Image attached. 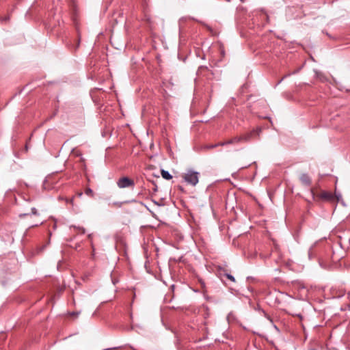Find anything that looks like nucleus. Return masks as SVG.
I'll list each match as a JSON object with an SVG mask.
<instances>
[{
	"label": "nucleus",
	"instance_id": "12",
	"mask_svg": "<svg viewBox=\"0 0 350 350\" xmlns=\"http://www.w3.org/2000/svg\"><path fill=\"white\" fill-rule=\"evenodd\" d=\"M221 146V143H219V144H214V145H211L209 148H215V147H217V146Z\"/></svg>",
	"mask_w": 350,
	"mask_h": 350
},
{
	"label": "nucleus",
	"instance_id": "9",
	"mask_svg": "<svg viewBox=\"0 0 350 350\" xmlns=\"http://www.w3.org/2000/svg\"><path fill=\"white\" fill-rule=\"evenodd\" d=\"M122 204L123 202H114L111 204V206L119 208L122 206Z\"/></svg>",
	"mask_w": 350,
	"mask_h": 350
},
{
	"label": "nucleus",
	"instance_id": "5",
	"mask_svg": "<svg viewBox=\"0 0 350 350\" xmlns=\"http://www.w3.org/2000/svg\"><path fill=\"white\" fill-rule=\"evenodd\" d=\"M241 142H242V137H241V135H240V136H235L230 140L222 142V143H221V145L224 146V145H227V144H237V143H241Z\"/></svg>",
	"mask_w": 350,
	"mask_h": 350
},
{
	"label": "nucleus",
	"instance_id": "2",
	"mask_svg": "<svg viewBox=\"0 0 350 350\" xmlns=\"http://www.w3.org/2000/svg\"><path fill=\"white\" fill-rule=\"evenodd\" d=\"M117 185L120 189L133 187L135 186L134 181L126 176L122 177L117 181Z\"/></svg>",
	"mask_w": 350,
	"mask_h": 350
},
{
	"label": "nucleus",
	"instance_id": "1",
	"mask_svg": "<svg viewBox=\"0 0 350 350\" xmlns=\"http://www.w3.org/2000/svg\"><path fill=\"white\" fill-rule=\"evenodd\" d=\"M186 183L195 186L198 183V173L192 170H189L183 176Z\"/></svg>",
	"mask_w": 350,
	"mask_h": 350
},
{
	"label": "nucleus",
	"instance_id": "14",
	"mask_svg": "<svg viewBox=\"0 0 350 350\" xmlns=\"http://www.w3.org/2000/svg\"><path fill=\"white\" fill-rule=\"evenodd\" d=\"M81 232H82L83 234H84V233H85V229L81 228Z\"/></svg>",
	"mask_w": 350,
	"mask_h": 350
},
{
	"label": "nucleus",
	"instance_id": "4",
	"mask_svg": "<svg viewBox=\"0 0 350 350\" xmlns=\"http://www.w3.org/2000/svg\"><path fill=\"white\" fill-rule=\"evenodd\" d=\"M299 180L303 185L307 187H309L312 183L310 177L307 174H302L299 177Z\"/></svg>",
	"mask_w": 350,
	"mask_h": 350
},
{
	"label": "nucleus",
	"instance_id": "6",
	"mask_svg": "<svg viewBox=\"0 0 350 350\" xmlns=\"http://www.w3.org/2000/svg\"><path fill=\"white\" fill-rule=\"evenodd\" d=\"M319 197L321 199L325 200H330L332 198V195L331 193L327 192V191H323L321 193Z\"/></svg>",
	"mask_w": 350,
	"mask_h": 350
},
{
	"label": "nucleus",
	"instance_id": "3",
	"mask_svg": "<svg viewBox=\"0 0 350 350\" xmlns=\"http://www.w3.org/2000/svg\"><path fill=\"white\" fill-rule=\"evenodd\" d=\"M261 132L260 128H257L256 129H253L252 131L243 134L241 135L242 137V142H250L255 135H259Z\"/></svg>",
	"mask_w": 350,
	"mask_h": 350
},
{
	"label": "nucleus",
	"instance_id": "11",
	"mask_svg": "<svg viewBox=\"0 0 350 350\" xmlns=\"http://www.w3.org/2000/svg\"><path fill=\"white\" fill-rule=\"evenodd\" d=\"M31 212H32L33 215H38V212H37V210H36V208H31Z\"/></svg>",
	"mask_w": 350,
	"mask_h": 350
},
{
	"label": "nucleus",
	"instance_id": "7",
	"mask_svg": "<svg viewBox=\"0 0 350 350\" xmlns=\"http://www.w3.org/2000/svg\"><path fill=\"white\" fill-rule=\"evenodd\" d=\"M161 174L162 177L165 180H170L172 178V176L170 174L169 172L162 170L161 171Z\"/></svg>",
	"mask_w": 350,
	"mask_h": 350
},
{
	"label": "nucleus",
	"instance_id": "13",
	"mask_svg": "<svg viewBox=\"0 0 350 350\" xmlns=\"http://www.w3.org/2000/svg\"><path fill=\"white\" fill-rule=\"evenodd\" d=\"M66 202H70V203H72V202H73V198L68 199V200H66Z\"/></svg>",
	"mask_w": 350,
	"mask_h": 350
},
{
	"label": "nucleus",
	"instance_id": "15",
	"mask_svg": "<svg viewBox=\"0 0 350 350\" xmlns=\"http://www.w3.org/2000/svg\"><path fill=\"white\" fill-rule=\"evenodd\" d=\"M297 316H298L300 319H301V317H301V315H300V314H298Z\"/></svg>",
	"mask_w": 350,
	"mask_h": 350
},
{
	"label": "nucleus",
	"instance_id": "10",
	"mask_svg": "<svg viewBox=\"0 0 350 350\" xmlns=\"http://www.w3.org/2000/svg\"><path fill=\"white\" fill-rule=\"evenodd\" d=\"M225 275L226 276V278L228 279H229L230 280H231L232 282H235V278L233 275L229 274V273H225Z\"/></svg>",
	"mask_w": 350,
	"mask_h": 350
},
{
	"label": "nucleus",
	"instance_id": "8",
	"mask_svg": "<svg viewBox=\"0 0 350 350\" xmlns=\"http://www.w3.org/2000/svg\"><path fill=\"white\" fill-rule=\"evenodd\" d=\"M85 193L87 195V196H89L90 197H93L94 196V192L92 191V189H91L90 188H87L85 190Z\"/></svg>",
	"mask_w": 350,
	"mask_h": 350
},
{
	"label": "nucleus",
	"instance_id": "16",
	"mask_svg": "<svg viewBox=\"0 0 350 350\" xmlns=\"http://www.w3.org/2000/svg\"><path fill=\"white\" fill-rule=\"evenodd\" d=\"M76 154H77V156H79V155H81V154H80V153H78V152H77Z\"/></svg>",
	"mask_w": 350,
	"mask_h": 350
}]
</instances>
